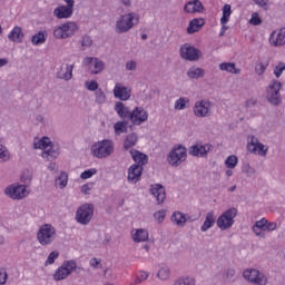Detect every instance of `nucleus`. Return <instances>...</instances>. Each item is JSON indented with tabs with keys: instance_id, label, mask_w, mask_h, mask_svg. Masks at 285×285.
Returning <instances> with one entry per match:
<instances>
[{
	"instance_id": "f257e3e1",
	"label": "nucleus",
	"mask_w": 285,
	"mask_h": 285,
	"mask_svg": "<svg viewBox=\"0 0 285 285\" xmlns=\"http://www.w3.org/2000/svg\"><path fill=\"white\" fill-rule=\"evenodd\" d=\"M139 13L129 12L121 14L116 21L115 32L117 35H126V32H130V30L139 23Z\"/></svg>"
},
{
	"instance_id": "f03ea898",
	"label": "nucleus",
	"mask_w": 285,
	"mask_h": 285,
	"mask_svg": "<svg viewBox=\"0 0 285 285\" xmlns=\"http://www.w3.org/2000/svg\"><path fill=\"white\" fill-rule=\"evenodd\" d=\"M37 239L40 246H50L57 239V229L50 224H43L39 227Z\"/></svg>"
},
{
	"instance_id": "7ed1b4c3",
	"label": "nucleus",
	"mask_w": 285,
	"mask_h": 285,
	"mask_svg": "<svg viewBox=\"0 0 285 285\" xmlns=\"http://www.w3.org/2000/svg\"><path fill=\"white\" fill-rule=\"evenodd\" d=\"M112 153H115V146L112 145V140L109 139H104L91 146V155L98 159H106Z\"/></svg>"
},
{
	"instance_id": "20e7f679",
	"label": "nucleus",
	"mask_w": 285,
	"mask_h": 285,
	"mask_svg": "<svg viewBox=\"0 0 285 285\" xmlns=\"http://www.w3.org/2000/svg\"><path fill=\"white\" fill-rule=\"evenodd\" d=\"M95 216V205L90 203H85L79 206L76 212V222L81 226H88L90 222H92V217Z\"/></svg>"
},
{
	"instance_id": "39448f33",
	"label": "nucleus",
	"mask_w": 285,
	"mask_h": 285,
	"mask_svg": "<svg viewBox=\"0 0 285 285\" xmlns=\"http://www.w3.org/2000/svg\"><path fill=\"white\" fill-rule=\"evenodd\" d=\"M83 271V267H77V262L75 259L65 261L62 265L53 274L55 282H61L70 277L73 271Z\"/></svg>"
},
{
	"instance_id": "423d86ee",
	"label": "nucleus",
	"mask_w": 285,
	"mask_h": 285,
	"mask_svg": "<svg viewBox=\"0 0 285 285\" xmlns=\"http://www.w3.org/2000/svg\"><path fill=\"white\" fill-rule=\"evenodd\" d=\"M281 90L282 82L279 80H272L266 90V99L268 104L272 106H279V104H282V94H279Z\"/></svg>"
},
{
	"instance_id": "0eeeda50",
	"label": "nucleus",
	"mask_w": 285,
	"mask_h": 285,
	"mask_svg": "<svg viewBox=\"0 0 285 285\" xmlns=\"http://www.w3.org/2000/svg\"><path fill=\"white\" fill-rule=\"evenodd\" d=\"M235 217H237V208L232 207L218 217L216 224L220 230H228V228H233Z\"/></svg>"
},
{
	"instance_id": "6e6552de",
	"label": "nucleus",
	"mask_w": 285,
	"mask_h": 285,
	"mask_svg": "<svg viewBox=\"0 0 285 285\" xmlns=\"http://www.w3.org/2000/svg\"><path fill=\"white\" fill-rule=\"evenodd\" d=\"M4 195L9 197V199L21 202V199L28 197V189L26 185L12 184L4 188Z\"/></svg>"
},
{
	"instance_id": "1a4fd4ad",
	"label": "nucleus",
	"mask_w": 285,
	"mask_h": 285,
	"mask_svg": "<svg viewBox=\"0 0 285 285\" xmlns=\"http://www.w3.org/2000/svg\"><path fill=\"white\" fill-rule=\"evenodd\" d=\"M186 147L178 145L171 149L168 154L167 161L174 167L181 166L183 161H186Z\"/></svg>"
},
{
	"instance_id": "9d476101",
	"label": "nucleus",
	"mask_w": 285,
	"mask_h": 285,
	"mask_svg": "<svg viewBox=\"0 0 285 285\" xmlns=\"http://www.w3.org/2000/svg\"><path fill=\"white\" fill-rule=\"evenodd\" d=\"M243 277L244 279H246L247 282H250V284H254V285L268 284V278L266 277V275H264V273H261L257 269H253V268L245 269L243 273Z\"/></svg>"
},
{
	"instance_id": "9b49d317",
	"label": "nucleus",
	"mask_w": 285,
	"mask_h": 285,
	"mask_svg": "<svg viewBox=\"0 0 285 285\" xmlns=\"http://www.w3.org/2000/svg\"><path fill=\"white\" fill-rule=\"evenodd\" d=\"M210 108H213V102H210V100L202 99L195 102L193 112L195 117L206 118L210 117Z\"/></svg>"
},
{
	"instance_id": "f8f14e48",
	"label": "nucleus",
	"mask_w": 285,
	"mask_h": 285,
	"mask_svg": "<svg viewBox=\"0 0 285 285\" xmlns=\"http://www.w3.org/2000/svg\"><path fill=\"white\" fill-rule=\"evenodd\" d=\"M180 57L186 61H199L202 58V50L185 43L180 47Z\"/></svg>"
},
{
	"instance_id": "ddd939ff",
	"label": "nucleus",
	"mask_w": 285,
	"mask_h": 285,
	"mask_svg": "<svg viewBox=\"0 0 285 285\" xmlns=\"http://www.w3.org/2000/svg\"><path fill=\"white\" fill-rule=\"evenodd\" d=\"M129 120L132 126H141L144 122L148 121V111L144 107H135L129 115Z\"/></svg>"
},
{
	"instance_id": "4468645a",
	"label": "nucleus",
	"mask_w": 285,
	"mask_h": 285,
	"mask_svg": "<svg viewBox=\"0 0 285 285\" xmlns=\"http://www.w3.org/2000/svg\"><path fill=\"white\" fill-rule=\"evenodd\" d=\"M83 65L88 66L89 68H94L90 71V75H101L104 70H106V63L102 60L95 57H86L83 59Z\"/></svg>"
},
{
	"instance_id": "2eb2a0df",
	"label": "nucleus",
	"mask_w": 285,
	"mask_h": 285,
	"mask_svg": "<svg viewBox=\"0 0 285 285\" xmlns=\"http://www.w3.org/2000/svg\"><path fill=\"white\" fill-rule=\"evenodd\" d=\"M132 95V90L128 87L117 82L114 88V96L116 99H120V101H128Z\"/></svg>"
},
{
	"instance_id": "dca6fc26",
	"label": "nucleus",
	"mask_w": 285,
	"mask_h": 285,
	"mask_svg": "<svg viewBox=\"0 0 285 285\" xmlns=\"http://www.w3.org/2000/svg\"><path fill=\"white\" fill-rule=\"evenodd\" d=\"M213 150V145H194L189 147L188 154L191 155V157H206L208 153Z\"/></svg>"
},
{
	"instance_id": "f3484780",
	"label": "nucleus",
	"mask_w": 285,
	"mask_h": 285,
	"mask_svg": "<svg viewBox=\"0 0 285 285\" xmlns=\"http://www.w3.org/2000/svg\"><path fill=\"white\" fill-rule=\"evenodd\" d=\"M144 173V167L141 165L134 164L128 168L127 179L130 183L137 184L141 180V175Z\"/></svg>"
},
{
	"instance_id": "a211bd4d",
	"label": "nucleus",
	"mask_w": 285,
	"mask_h": 285,
	"mask_svg": "<svg viewBox=\"0 0 285 285\" xmlns=\"http://www.w3.org/2000/svg\"><path fill=\"white\" fill-rule=\"evenodd\" d=\"M72 70H75V65H62L58 68L56 77L57 79H63V81H70L72 79Z\"/></svg>"
},
{
	"instance_id": "6ab92c4d",
	"label": "nucleus",
	"mask_w": 285,
	"mask_h": 285,
	"mask_svg": "<svg viewBox=\"0 0 285 285\" xmlns=\"http://www.w3.org/2000/svg\"><path fill=\"white\" fill-rule=\"evenodd\" d=\"M150 194L157 199V204H164L166 202V187L161 184L151 185Z\"/></svg>"
},
{
	"instance_id": "aec40b11",
	"label": "nucleus",
	"mask_w": 285,
	"mask_h": 285,
	"mask_svg": "<svg viewBox=\"0 0 285 285\" xmlns=\"http://www.w3.org/2000/svg\"><path fill=\"white\" fill-rule=\"evenodd\" d=\"M269 43H273L275 47L285 45V28L279 31L272 32L269 37Z\"/></svg>"
},
{
	"instance_id": "412c9836",
	"label": "nucleus",
	"mask_w": 285,
	"mask_h": 285,
	"mask_svg": "<svg viewBox=\"0 0 285 285\" xmlns=\"http://www.w3.org/2000/svg\"><path fill=\"white\" fill-rule=\"evenodd\" d=\"M129 153H130L134 161L136 163V166H141V168H144V166H146V164H148V155H146L137 149H131Z\"/></svg>"
},
{
	"instance_id": "4be33fe9",
	"label": "nucleus",
	"mask_w": 285,
	"mask_h": 285,
	"mask_svg": "<svg viewBox=\"0 0 285 285\" xmlns=\"http://www.w3.org/2000/svg\"><path fill=\"white\" fill-rule=\"evenodd\" d=\"M73 12L75 9L66 6H59L53 10V14L57 17V19H70Z\"/></svg>"
},
{
	"instance_id": "5701e85b",
	"label": "nucleus",
	"mask_w": 285,
	"mask_h": 285,
	"mask_svg": "<svg viewBox=\"0 0 285 285\" xmlns=\"http://www.w3.org/2000/svg\"><path fill=\"white\" fill-rule=\"evenodd\" d=\"M23 37H26V33H23L21 27H14L8 35L9 41H12L13 43H23Z\"/></svg>"
},
{
	"instance_id": "b1692460",
	"label": "nucleus",
	"mask_w": 285,
	"mask_h": 285,
	"mask_svg": "<svg viewBox=\"0 0 285 285\" xmlns=\"http://www.w3.org/2000/svg\"><path fill=\"white\" fill-rule=\"evenodd\" d=\"M114 109L121 119H130V114L132 111H130V108L126 107L124 102L117 101Z\"/></svg>"
},
{
	"instance_id": "393cba45",
	"label": "nucleus",
	"mask_w": 285,
	"mask_h": 285,
	"mask_svg": "<svg viewBox=\"0 0 285 285\" xmlns=\"http://www.w3.org/2000/svg\"><path fill=\"white\" fill-rule=\"evenodd\" d=\"M204 23L206 22L203 18L193 19L187 27V33L195 35V32H199V28H203Z\"/></svg>"
},
{
	"instance_id": "a878e982",
	"label": "nucleus",
	"mask_w": 285,
	"mask_h": 285,
	"mask_svg": "<svg viewBox=\"0 0 285 285\" xmlns=\"http://www.w3.org/2000/svg\"><path fill=\"white\" fill-rule=\"evenodd\" d=\"M205 75L206 70L199 67H190L187 71V77H189V79H204Z\"/></svg>"
},
{
	"instance_id": "bb28decb",
	"label": "nucleus",
	"mask_w": 285,
	"mask_h": 285,
	"mask_svg": "<svg viewBox=\"0 0 285 285\" xmlns=\"http://www.w3.org/2000/svg\"><path fill=\"white\" fill-rule=\"evenodd\" d=\"M46 39H48V31L40 30L38 33L31 37V43L32 46H41L43 45Z\"/></svg>"
},
{
	"instance_id": "cd10ccee",
	"label": "nucleus",
	"mask_w": 285,
	"mask_h": 285,
	"mask_svg": "<svg viewBox=\"0 0 285 285\" xmlns=\"http://www.w3.org/2000/svg\"><path fill=\"white\" fill-rule=\"evenodd\" d=\"M171 222L176 224V226L184 228L186 226V214L181 212H174L171 215Z\"/></svg>"
},
{
	"instance_id": "c85d7f7f",
	"label": "nucleus",
	"mask_w": 285,
	"mask_h": 285,
	"mask_svg": "<svg viewBox=\"0 0 285 285\" xmlns=\"http://www.w3.org/2000/svg\"><path fill=\"white\" fill-rule=\"evenodd\" d=\"M215 226V214L213 212L207 213L205 217V222L200 227L202 233H206L209 228Z\"/></svg>"
},
{
	"instance_id": "c756f323",
	"label": "nucleus",
	"mask_w": 285,
	"mask_h": 285,
	"mask_svg": "<svg viewBox=\"0 0 285 285\" xmlns=\"http://www.w3.org/2000/svg\"><path fill=\"white\" fill-rule=\"evenodd\" d=\"M137 141H139V137L137 136V134H129L124 141L125 150H130V148L137 146Z\"/></svg>"
},
{
	"instance_id": "7c9ffc66",
	"label": "nucleus",
	"mask_w": 285,
	"mask_h": 285,
	"mask_svg": "<svg viewBox=\"0 0 285 285\" xmlns=\"http://www.w3.org/2000/svg\"><path fill=\"white\" fill-rule=\"evenodd\" d=\"M62 30H65V35L68 39V37L75 36V32L79 30V27H77L76 22L70 21L62 24Z\"/></svg>"
},
{
	"instance_id": "2f4dec72",
	"label": "nucleus",
	"mask_w": 285,
	"mask_h": 285,
	"mask_svg": "<svg viewBox=\"0 0 285 285\" xmlns=\"http://www.w3.org/2000/svg\"><path fill=\"white\" fill-rule=\"evenodd\" d=\"M219 70H223L224 72H229L230 75H239L242 70L237 69L235 67L234 62H223L219 65Z\"/></svg>"
},
{
	"instance_id": "473e14b6",
	"label": "nucleus",
	"mask_w": 285,
	"mask_h": 285,
	"mask_svg": "<svg viewBox=\"0 0 285 285\" xmlns=\"http://www.w3.org/2000/svg\"><path fill=\"white\" fill-rule=\"evenodd\" d=\"M42 157L48 161L57 159V157H59V148H55V146L50 145V148L48 150L42 151Z\"/></svg>"
},
{
	"instance_id": "72a5a7b5",
	"label": "nucleus",
	"mask_w": 285,
	"mask_h": 285,
	"mask_svg": "<svg viewBox=\"0 0 285 285\" xmlns=\"http://www.w3.org/2000/svg\"><path fill=\"white\" fill-rule=\"evenodd\" d=\"M132 239L136 244L148 242V232L144 228L136 229L135 234L132 235Z\"/></svg>"
},
{
	"instance_id": "f704fd0d",
	"label": "nucleus",
	"mask_w": 285,
	"mask_h": 285,
	"mask_svg": "<svg viewBox=\"0 0 285 285\" xmlns=\"http://www.w3.org/2000/svg\"><path fill=\"white\" fill-rule=\"evenodd\" d=\"M49 146H52V141L48 137H43L39 140H35L33 148L36 150H46Z\"/></svg>"
},
{
	"instance_id": "c9c22d12",
	"label": "nucleus",
	"mask_w": 285,
	"mask_h": 285,
	"mask_svg": "<svg viewBox=\"0 0 285 285\" xmlns=\"http://www.w3.org/2000/svg\"><path fill=\"white\" fill-rule=\"evenodd\" d=\"M55 184L60 190H63L68 186V173L61 171L58 177L55 179Z\"/></svg>"
},
{
	"instance_id": "e433bc0d",
	"label": "nucleus",
	"mask_w": 285,
	"mask_h": 285,
	"mask_svg": "<svg viewBox=\"0 0 285 285\" xmlns=\"http://www.w3.org/2000/svg\"><path fill=\"white\" fill-rule=\"evenodd\" d=\"M115 135L119 137V135H122L124 132H128V121L119 120L114 125Z\"/></svg>"
},
{
	"instance_id": "4c0bfd02",
	"label": "nucleus",
	"mask_w": 285,
	"mask_h": 285,
	"mask_svg": "<svg viewBox=\"0 0 285 285\" xmlns=\"http://www.w3.org/2000/svg\"><path fill=\"white\" fill-rule=\"evenodd\" d=\"M259 139L255 136L248 137L247 150L253 155H257V147L259 145Z\"/></svg>"
},
{
	"instance_id": "58836bf2",
	"label": "nucleus",
	"mask_w": 285,
	"mask_h": 285,
	"mask_svg": "<svg viewBox=\"0 0 285 285\" xmlns=\"http://www.w3.org/2000/svg\"><path fill=\"white\" fill-rule=\"evenodd\" d=\"M237 164H239V158H237V156L235 155L228 156L225 160L226 168H229L230 170H233V168H236Z\"/></svg>"
},
{
	"instance_id": "ea45409f",
	"label": "nucleus",
	"mask_w": 285,
	"mask_h": 285,
	"mask_svg": "<svg viewBox=\"0 0 285 285\" xmlns=\"http://www.w3.org/2000/svg\"><path fill=\"white\" fill-rule=\"evenodd\" d=\"M4 161H10V151L7 146L0 144V164Z\"/></svg>"
},
{
	"instance_id": "a19ab883",
	"label": "nucleus",
	"mask_w": 285,
	"mask_h": 285,
	"mask_svg": "<svg viewBox=\"0 0 285 285\" xmlns=\"http://www.w3.org/2000/svg\"><path fill=\"white\" fill-rule=\"evenodd\" d=\"M186 104H190V99L184 97L179 98L175 102V110H186V108H188Z\"/></svg>"
},
{
	"instance_id": "79ce46f5",
	"label": "nucleus",
	"mask_w": 285,
	"mask_h": 285,
	"mask_svg": "<svg viewBox=\"0 0 285 285\" xmlns=\"http://www.w3.org/2000/svg\"><path fill=\"white\" fill-rule=\"evenodd\" d=\"M95 102L98 104V106H102V104H106V94L102 89H98L97 91H95Z\"/></svg>"
},
{
	"instance_id": "37998d69",
	"label": "nucleus",
	"mask_w": 285,
	"mask_h": 285,
	"mask_svg": "<svg viewBox=\"0 0 285 285\" xmlns=\"http://www.w3.org/2000/svg\"><path fill=\"white\" fill-rule=\"evenodd\" d=\"M85 86L90 92H97L99 90V83L97 80L86 81Z\"/></svg>"
},
{
	"instance_id": "c03bdc74",
	"label": "nucleus",
	"mask_w": 285,
	"mask_h": 285,
	"mask_svg": "<svg viewBox=\"0 0 285 285\" xmlns=\"http://www.w3.org/2000/svg\"><path fill=\"white\" fill-rule=\"evenodd\" d=\"M267 154H268V146L261 142L256 147V155H259V157H266Z\"/></svg>"
},
{
	"instance_id": "a18cd8bd",
	"label": "nucleus",
	"mask_w": 285,
	"mask_h": 285,
	"mask_svg": "<svg viewBox=\"0 0 285 285\" xmlns=\"http://www.w3.org/2000/svg\"><path fill=\"white\" fill-rule=\"evenodd\" d=\"M154 217L158 224H164V220L166 219V209H160L154 214Z\"/></svg>"
},
{
	"instance_id": "49530a36",
	"label": "nucleus",
	"mask_w": 285,
	"mask_h": 285,
	"mask_svg": "<svg viewBox=\"0 0 285 285\" xmlns=\"http://www.w3.org/2000/svg\"><path fill=\"white\" fill-rule=\"evenodd\" d=\"M159 279L166 281L170 277V269L168 267H161L158 272Z\"/></svg>"
},
{
	"instance_id": "de8ad7c7",
	"label": "nucleus",
	"mask_w": 285,
	"mask_h": 285,
	"mask_svg": "<svg viewBox=\"0 0 285 285\" xmlns=\"http://www.w3.org/2000/svg\"><path fill=\"white\" fill-rule=\"evenodd\" d=\"M21 181H23V184H31L32 183V171L26 169L22 173Z\"/></svg>"
},
{
	"instance_id": "09e8293b",
	"label": "nucleus",
	"mask_w": 285,
	"mask_h": 285,
	"mask_svg": "<svg viewBox=\"0 0 285 285\" xmlns=\"http://www.w3.org/2000/svg\"><path fill=\"white\" fill-rule=\"evenodd\" d=\"M53 36L56 37V39H68L62 24L58 27L56 30H53Z\"/></svg>"
},
{
	"instance_id": "8fccbe9b",
	"label": "nucleus",
	"mask_w": 285,
	"mask_h": 285,
	"mask_svg": "<svg viewBox=\"0 0 285 285\" xmlns=\"http://www.w3.org/2000/svg\"><path fill=\"white\" fill-rule=\"evenodd\" d=\"M285 70V62H279L275 69H274V75L276 79H279L282 77V72Z\"/></svg>"
},
{
	"instance_id": "3c124183",
	"label": "nucleus",
	"mask_w": 285,
	"mask_h": 285,
	"mask_svg": "<svg viewBox=\"0 0 285 285\" xmlns=\"http://www.w3.org/2000/svg\"><path fill=\"white\" fill-rule=\"evenodd\" d=\"M59 258V253L57 250H52L49 256L47 257L46 261V266H48V264H55V261Z\"/></svg>"
},
{
	"instance_id": "603ef678",
	"label": "nucleus",
	"mask_w": 285,
	"mask_h": 285,
	"mask_svg": "<svg viewBox=\"0 0 285 285\" xmlns=\"http://www.w3.org/2000/svg\"><path fill=\"white\" fill-rule=\"evenodd\" d=\"M94 175H97L96 168H91V169L82 171L80 175V178L81 179H90V177H92Z\"/></svg>"
},
{
	"instance_id": "864d4df0",
	"label": "nucleus",
	"mask_w": 285,
	"mask_h": 285,
	"mask_svg": "<svg viewBox=\"0 0 285 285\" xmlns=\"http://www.w3.org/2000/svg\"><path fill=\"white\" fill-rule=\"evenodd\" d=\"M174 285H195V281L190 277L179 278L175 282Z\"/></svg>"
},
{
	"instance_id": "5fc2aeb1",
	"label": "nucleus",
	"mask_w": 285,
	"mask_h": 285,
	"mask_svg": "<svg viewBox=\"0 0 285 285\" xmlns=\"http://www.w3.org/2000/svg\"><path fill=\"white\" fill-rule=\"evenodd\" d=\"M249 23L252 26H259L262 23V18H259V13H253Z\"/></svg>"
},
{
	"instance_id": "6e6d98bb",
	"label": "nucleus",
	"mask_w": 285,
	"mask_h": 285,
	"mask_svg": "<svg viewBox=\"0 0 285 285\" xmlns=\"http://www.w3.org/2000/svg\"><path fill=\"white\" fill-rule=\"evenodd\" d=\"M266 224H268V219L262 218L261 220H257L254 225V227L259 228L261 230L266 232Z\"/></svg>"
},
{
	"instance_id": "4d7b16f0",
	"label": "nucleus",
	"mask_w": 285,
	"mask_h": 285,
	"mask_svg": "<svg viewBox=\"0 0 285 285\" xmlns=\"http://www.w3.org/2000/svg\"><path fill=\"white\" fill-rule=\"evenodd\" d=\"M243 173L247 175V177H253L255 175V168L250 167L249 164L243 166Z\"/></svg>"
},
{
	"instance_id": "13d9d810",
	"label": "nucleus",
	"mask_w": 285,
	"mask_h": 285,
	"mask_svg": "<svg viewBox=\"0 0 285 285\" xmlns=\"http://www.w3.org/2000/svg\"><path fill=\"white\" fill-rule=\"evenodd\" d=\"M82 48H90L92 46V38L90 36H83L81 40Z\"/></svg>"
},
{
	"instance_id": "bf43d9fd",
	"label": "nucleus",
	"mask_w": 285,
	"mask_h": 285,
	"mask_svg": "<svg viewBox=\"0 0 285 285\" xmlns=\"http://www.w3.org/2000/svg\"><path fill=\"white\" fill-rule=\"evenodd\" d=\"M236 272L235 268H227L224 274L223 277H225V279H233V277H235Z\"/></svg>"
},
{
	"instance_id": "052dcab7",
	"label": "nucleus",
	"mask_w": 285,
	"mask_h": 285,
	"mask_svg": "<svg viewBox=\"0 0 285 285\" xmlns=\"http://www.w3.org/2000/svg\"><path fill=\"white\" fill-rule=\"evenodd\" d=\"M253 230L256 237H259L261 239H266V232L264 229H259L258 227L253 226Z\"/></svg>"
},
{
	"instance_id": "680f3d73",
	"label": "nucleus",
	"mask_w": 285,
	"mask_h": 285,
	"mask_svg": "<svg viewBox=\"0 0 285 285\" xmlns=\"http://www.w3.org/2000/svg\"><path fill=\"white\" fill-rule=\"evenodd\" d=\"M8 281V273L4 268L0 269V284L3 285Z\"/></svg>"
},
{
	"instance_id": "e2e57ef3",
	"label": "nucleus",
	"mask_w": 285,
	"mask_h": 285,
	"mask_svg": "<svg viewBox=\"0 0 285 285\" xmlns=\"http://www.w3.org/2000/svg\"><path fill=\"white\" fill-rule=\"evenodd\" d=\"M126 70L135 71L137 70V62L129 60L126 62Z\"/></svg>"
},
{
	"instance_id": "0e129e2a",
	"label": "nucleus",
	"mask_w": 285,
	"mask_h": 285,
	"mask_svg": "<svg viewBox=\"0 0 285 285\" xmlns=\"http://www.w3.org/2000/svg\"><path fill=\"white\" fill-rule=\"evenodd\" d=\"M266 68H268V63H258L256 67V71L258 72L259 76H262L264 72H266Z\"/></svg>"
},
{
	"instance_id": "69168bd1",
	"label": "nucleus",
	"mask_w": 285,
	"mask_h": 285,
	"mask_svg": "<svg viewBox=\"0 0 285 285\" xmlns=\"http://www.w3.org/2000/svg\"><path fill=\"white\" fill-rule=\"evenodd\" d=\"M254 3L258 6V8H264V10L268 8V0H254Z\"/></svg>"
},
{
	"instance_id": "338daca9",
	"label": "nucleus",
	"mask_w": 285,
	"mask_h": 285,
	"mask_svg": "<svg viewBox=\"0 0 285 285\" xmlns=\"http://www.w3.org/2000/svg\"><path fill=\"white\" fill-rule=\"evenodd\" d=\"M232 12L230 4H225L223 7V17H230Z\"/></svg>"
},
{
	"instance_id": "774afa93",
	"label": "nucleus",
	"mask_w": 285,
	"mask_h": 285,
	"mask_svg": "<svg viewBox=\"0 0 285 285\" xmlns=\"http://www.w3.org/2000/svg\"><path fill=\"white\" fill-rule=\"evenodd\" d=\"M195 12H204V4L202 2H197V4L193 7V13Z\"/></svg>"
}]
</instances>
